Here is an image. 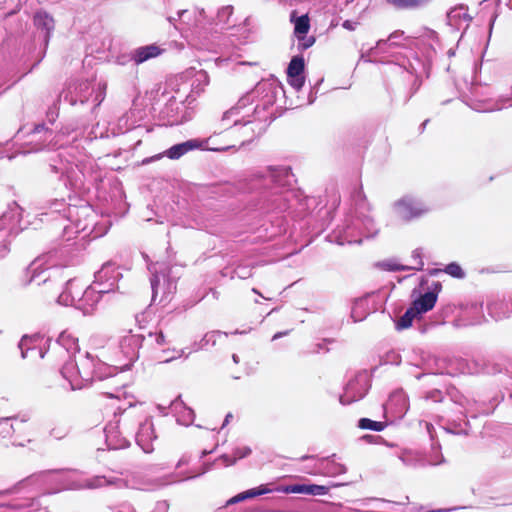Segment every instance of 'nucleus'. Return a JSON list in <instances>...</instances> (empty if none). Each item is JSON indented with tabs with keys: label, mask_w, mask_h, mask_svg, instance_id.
<instances>
[{
	"label": "nucleus",
	"mask_w": 512,
	"mask_h": 512,
	"mask_svg": "<svg viewBox=\"0 0 512 512\" xmlns=\"http://www.w3.org/2000/svg\"><path fill=\"white\" fill-rule=\"evenodd\" d=\"M35 23L38 27L50 31L53 28V19L46 13L40 12L35 16Z\"/></svg>",
	"instance_id": "8"
},
{
	"label": "nucleus",
	"mask_w": 512,
	"mask_h": 512,
	"mask_svg": "<svg viewBox=\"0 0 512 512\" xmlns=\"http://www.w3.org/2000/svg\"><path fill=\"white\" fill-rule=\"evenodd\" d=\"M389 4L397 8H411L423 4L426 0H387Z\"/></svg>",
	"instance_id": "9"
},
{
	"label": "nucleus",
	"mask_w": 512,
	"mask_h": 512,
	"mask_svg": "<svg viewBox=\"0 0 512 512\" xmlns=\"http://www.w3.org/2000/svg\"><path fill=\"white\" fill-rule=\"evenodd\" d=\"M162 155H157L155 158L160 159Z\"/></svg>",
	"instance_id": "14"
},
{
	"label": "nucleus",
	"mask_w": 512,
	"mask_h": 512,
	"mask_svg": "<svg viewBox=\"0 0 512 512\" xmlns=\"http://www.w3.org/2000/svg\"><path fill=\"white\" fill-rule=\"evenodd\" d=\"M198 148H202V142L189 140L171 147L164 153V155L170 159H178L188 151Z\"/></svg>",
	"instance_id": "5"
},
{
	"label": "nucleus",
	"mask_w": 512,
	"mask_h": 512,
	"mask_svg": "<svg viewBox=\"0 0 512 512\" xmlns=\"http://www.w3.org/2000/svg\"><path fill=\"white\" fill-rule=\"evenodd\" d=\"M446 272L453 276V277H457V278H462L464 276V273L461 269V267L457 264H450L446 267Z\"/></svg>",
	"instance_id": "11"
},
{
	"label": "nucleus",
	"mask_w": 512,
	"mask_h": 512,
	"mask_svg": "<svg viewBox=\"0 0 512 512\" xmlns=\"http://www.w3.org/2000/svg\"><path fill=\"white\" fill-rule=\"evenodd\" d=\"M359 427L362 429L382 431L384 429V424L382 422H376L367 418H363L359 421Z\"/></svg>",
	"instance_id": "10"
},
{
	"label": "nucleus",
	"mask_w": 512,
	"mask_h": 512,
	"mask_svg": "<svg viewBox=\"0 0 512 512\" xmlns=\"http://www.w3.org/2000/svg\"><path fill=\"white\" fill-rule=\"evenodd\" d=\"M277 491L284 493H299L309 495H325L328 492V488L321 485H290L278 488Z\"/></svg>",
	"instance_id": "4"
},
{
	"label": "nucleus",
	"mask_w": 512,
	"mask_h": 512,
	"mask_svg": "<svg viewBox=\"0 0 512 512\" xmlns=\"http://www.w3.org/2000/svg\"><path fill=\"white\" fill-rule=\"evenodd\" d=\"M249 453H250V450H249L248 448H244L243 453H241V454L238 456V459L245 457V456H246V455H248Z\"/></svg>",
	"instance_id": "13"
},
{
	"label": "nucleus",
	"mask_w": 512,
	"mask_h": 512,
	"mask_svg": "<svg viewBox=\"0 0 512 512\" xmlns=\"http://www.w3.org/2000/svg\"><path fill=\"white\" fill-rule=\"evenodd\" d=\"M161 54V49L156 45H149L138 48L134 52V60L136 63H142L150 58H154Z\"/></svg>",
	"instance_id": "6"
},
{
	"label": "nucleus",
	"mask_w": 512,
	"mask_h": 512,
	"mask_svg": "<svg viewBox=\"0 0 512 512\" xmlns=\"http://www.w3.org/2000/svg\"><path fill=\"white\" fill-rule=\"evenodd\" d=\"M292 21L294 22V33L300 41H304L302 46L304 48L310 47L314 43V39H305V35L310 29V22L308 15L295 17V13L292 14Z\"/></svg>",
	"instance_id": "3"
},
{
	"label": "nucleus",
	"mask_w": 512,
	"mask_h": 512,
	"mask_svg": "<svg viewBox=\"0 0 512 512\" xmlns=\"http://www.w3.org/2000/svg\"><path fill=\"white\" fill-rule=\"evenodd\" d=\"M271 490L269 488H267V486L265 485H261L259 487H256V488H253V489H249L245 492H242L234 497H232L229 501H228V504H234V503H237V502H240V501H244L246 499H249V498H253V497H256V496H260V495H263V494H267V493H270Z\"/></svg>",
	"instance_id": "7"
},
{
	"label": "nucleus",
	"mask_w": 512,
	"mask_h": 512,
	"mask_svg": "<svg viewBox=\"0 0 512 512\" xmlns=\"http://www.w3.org/2000/svg\"><path fill=\"white\" fill-rule=\"evenodd\" d=\"M304 66V59L299 56L293 57L289 63L287 69L289 83L296 89H300L304 84V77L302 75Z\"/></svg>",
	"instance_id": "2"
},
{
	"label": "nucleus",
	"mask_w": 512,
	"mask_h": 512,
	"mask_svg": "<svg viewBox=\"0 0 512 512\" xmlns=\"http://www.w3.org/2000/svg\"><path fill=\"white\" fill-rule=\"evenodd\" d=\"M437 301L436 294L428 292L421 296L419 299L413 302L412 306L406 311V313L399 319L397 327L399 329H405L411 326L414 319L419 317L421 314L431 310Z\"/></svg>",
	"instance_id": "1"
},
{
	"label": "nucleus",
	"mask_w": 512,
	"mask_h": 512,
	"mask_svg": "<svg viewBox=\"0 0 512 512\" xmlns=\"http://www.w3.org/2000/svg\"><path fill=\"white\" fill-rule=\"evenodd\" d=\"M343 27L348 29V30H352L353 29L352 23L350 21H345L343 23Z\"/></svg>",
	"instance_id": "12"
}]
</instances>
